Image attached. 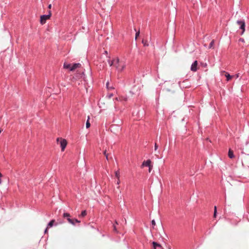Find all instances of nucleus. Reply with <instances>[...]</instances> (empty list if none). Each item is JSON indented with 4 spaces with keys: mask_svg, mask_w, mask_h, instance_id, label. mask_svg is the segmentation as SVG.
<instances>
[{
    "mask_svg": "<svg viewBox=\"0 0 249 249\" xmlns=\"http://www.w3.org/2000/svg\"><path fill=\"white\" fill-rule=\"evenodd\" d=\"M63 216L64 217L66 218L68 222L73 226H75L76 223H80L81 222L80 220L76 218H71L70 214L68 213H64Z\"/></svg>",
    "mask_w": 249,
    "mask_h": 249,
    "instance_id": "1",
    "label": "nucleus"
},
{
    "mask_svg": "<svg viewBox=\"0 0 249 249\" xmlns=\"http://www.w3.org/2000/svg\"><path fill=\"white\" fill-rule=\"evenodd\" d=\"M51 11L50 10L49 11L48 14L41 15L40 17V24L42 25L46 23V20L51 17Z\"/></svg>",
    "mask_w": 249,
    "mask_h": 249,
    "instance_id": "2",
    "label": "nucleus"
},
{
    "mask_svg": "<svg viewBox=\"0 0 249 249\" xmlns=\"http://www.w3.org/2000/svg\"><path fill=\"white\" fill-rule=\"evenodd\" d=\"M236 23L239 26V29L242 30L241 35H242L245 31V28H246L245 21L244 19L238 20L236 21Z\"/></svg>",
    "mask_w": 249,
    "mask_h": 249,
    "instance_id": "3",
    "label": "nucleus"
},
{
    "mask_svg": "<svg viewBox=\"0 0 249 249\" xmlns=\"http://www.w3.org/2000/svg\"><path fill=\"white\" fill-rule=\"evenodd\" d=\"M67 145V142L65 139H61V141L60 142V145L61 149L62 151H64Z\"/></svg>",
    "mask_w": 249,
    "mask_h": 249,
    "instance_id": "4",
    "label": "nucleus"
},
{
    "mask_svg": "<svg viewBox=\"0 0 249 249\" xmlns=\"http://www.w3.org/2000/svg\"><path fill=\"white\" fill-rule=\"evenodd\" d=\"M142 166L148 167L149 168H152L153 166L151 165V160L149 159L143 161Z\"/></svg>",
    "mask_w": 249,
    "mask_h": 249,
    "instance_id": "5",
    "label": "nucleus"
},
{
    "mask_svg": "<svg viewBox=\"0 0 249 249\" xmlns=\"http://www.w3.org/2000/svg\"><path fill=\"white\" fill-rule=\"evenodd\" d=\"M197 61H194L191 66V70L193 71H196L197 70Z\"/></svg>",
    "mask_w": 249,
    "mask_h": 249,
    "instance_id": "6",
    "label": "nucleus"
},
{
    "mask_svg": "<svg viewBox=\"0 0 249 249\" xmlns=\"http://www.w3.org/2000/svg\"><path fill=\"white\" fill-rule=\"evenodd\" d=\"M81 65L79 63H73L71 64V71H74L75 69L81 67Z\"/></svg>",
    "mask_w": 249,
    "mask_h": 249,
    "instance_id": "7",
    "label": "nucleus"
},
{
    "mask_svg": "<svg viewBox=\"0 0 249 249\" xmlns=\"http://www.w3.org/2000/svg\"><path fill=\"white\" fill-rule=\"evenodd\" d=\"M55 220L54 219L51 220L49 222V223H48V224L47 225V228H51L53 227L54 225L57 226V223L55 224Z\"/></svg>",
    "mask_w": 249,
    "mask_h": 249,
    "instance_id": "8",
    "label": "nucleus"
},
{
    "mask_svg": "<svg viewBox=\"0 0 249 249\" xmlns=\"http://www.w3.org/2000/svg\"><path fill=\"white\" fill-rule=\"evenodd\" d=\"M152 246H153V247L154 249H156L157 247L160 248L161 249H163L162 248V247L161 246V245L160 243H158V242H157L156 241H153L152 242Z\"/></svg>",
    "mask_w": 249,
    "mask_h": 249,
    "instance_id": "9",
    "label": "nucleus"
},
{
    "mask_svg": "<svg viewBox=\"0 0 249 249\" xmlns=\"http://www.w3.org/2000/svg\"><path fill=\"white\" fill-rule=\"evenodd\" d=\"M71 64L65 62L63 64V68L65 69H68L70 71H71Z\"/></svg>",
    "mask_w": 249,
    "mask_h": 249,
    "instance_id": "10",
    "label": "nucleus"
},
{
    "mask_svg": "<svg viewBox=\"0 0 249 249\" xmlns=\"http://www.w3.org/2000/svg\"><path fill=\"white\" fill-rule=\"evenodd\" d=\"M228 157L230 159H233L235 157L233 152L231 149H229Z\"/></svg>",
    "mask_w": 249,
    "mask_h": 249,
    "instance_id": "11",
    "label": "nucleus"
},
{
    "mask_svg": "<svg viewBox=\"0 0 249 249\" xmlns=\"http://www.w3.org/2000/svg\"><path fill=\"white\" fill-rule=\"evenodd\" d=\"M116 67L119 71L121 72L124 69L125 66L124 65L122 66L119 65L116 66Z\"/></svg>",
    "mask_w": 249,
    "mask_h": 249,
    "instance_id": "12",
    "label": "nucleus"
},
{
    "mask_svg": "<svg viewBox=\"0 0 249 249\" xmlns=\"http://www.w3.org/2000/svg\"><path fill=\"white\" fill-rule=\"evenodd\" d=\"M225 77H226L227 80L229 81L232 78V76L230 75V74L229 72H225Z\"/></svg>",
    "mask_w": 249,
    "mask_h": 249,
    "instance_id": "13",
    "label": "nucleus"
},
{
    "mask_svg": "<svg viewBox=\"0 0 249 249\" xmlns=\"http://www.w3.org/2000/svg\"><path fill=\"white\" fill-rule=\"evenodd\" d=\"M87 214V212L86 210H83L82 212H81V213H80V216L81 217H85Z\"/></svg>",
    "mask_w": 249,
    "mask_h": 249,
    "instance_id": "14",
    "label": "nucleus"
},
{
    "mask_svg": "<svg viewBox=\"0 0 249 249\" xmlns=\"http://www.w3.org/2000/svg\"><path fill=\"white\" fill-rule=\"evenodd\" d=\"M217 214V207L214 206V212H213V217L216 218Z\"/></svg>",
    "mask_w": 249,
    "mask_h": 249,
    "instance_id": "15",
    "label": "nucleus"
},
{
    "mask_svg": "<svg viewBox=\"0 0 249 249\" xmlns=\"http://www.w3.org/2000/svg\"><path fill=\"white\" fill-rule=\"evenodd\" d=\"M89 116H88V120H87V122L86 123V127L87 128H88L90 126V124L89 123Z\"/></svg>",
    "mask_w": 249,
    "mask_h": 249,
    "instance_id": "16",
    "label": "nucleus"
},
{
    "mask_svg": "<svg viewBox=\"0 0 249 249\" xmlns=\"http://www.w3.org/2000/svg\"><path fill=\"white\" fill-rule=\"evenodd\" d=\"M214 43V40L213 39L210 43L209 46H208V49H210L212 48L213 47Z\"/></svg>",
    "mask_w": 249,
    "mask_h": 249,
    "instance_id": "17",
    "label": "nucleus"
},
{
    "mask_svg": "<svg viewBox=\"0 0 249 249\" xmlns=\"http://www.w3.org/2000/svg\"><path fill=\"white\" fill-rule=\"evenodd\" d=\"M142 43L143 44V46L144 47H147V46H149V44L148 43L147 40H145L143 39L142 40Z\"/></svg>",
    "mask_w": 249,
    "mask_h": 249,
    "instance_id": "18",
    "label": "nucleus"
},
{
    "mask_svg": "<svg viewBox=\"0 0 249 249\" xmlns=\"http://www.w3.org/2000/svg\"><path fill=\"white\" fill-rule=\"evenodd\" d=\"M107 62H108V63L109 64V66L110 67H111L113 66V64H114V60H110V59H108L107 60Z\"/></svg>",
    "mask_w": 249,
    "mask_h": 249,
    "instance_id": "19",
    "label": "nucleus"
},
{
    "mask_svg": "<svg viewBox=\"0 0 249 249\" xmlns=\"http://www.w3.org/2000/svg\"><path fill=\"white\" fill-rule=\"evenodd\" d=\"M135 31H136V34H135V39H137V38L140 36V31H136V29H135Z\"/></svg>",
    "mask_w": 249,
    "mask_h": 249,
    "instance_id": "20",
    "label": "nucleus"
},
{
    "mask_svg": "<svg viewBox=\"0 0 249 249\" xmlns=\"http://www.w3.org/2000/svg\"><path fill=\"white\" fill-rule=\"evenodd\" d=\"M115 177L118 178H119V177H120V172L119 170H117L116 171H115Z\"/></svg>",
    "mask_w": 249,
    "mask_h": 249,
    "instance_id": "21",
    "label": "nucleus"
},
{
    "mask_svg": "<svg viewBox=\"0 0 249 249\" xmlns=\"http://www.w3.org/2000/svg\"><path fill=\"white\" fill-rule=\"evenodd\" d=\"M109 82L107 81L106 83V88L107 89H113L112 87H109Z\"/></svg>",
    "mask_w": 249,
    "mask_h": 249,
    "instance_id": "22",
    "label": "nucleus"
},
{
    "mask_svg": "<svg viewBox=\"0 0 249 249\" xmlns=\"http://www.w3.org/2000/svg\"><path fill=\"white\" fill-rule=\"evenodd\" d=\"M103 153H104V155L106 156V159H107V160H108V154H107V150H105V151H104Z\"/></svg>",
    "mask_w": 249,
    "mask_h": 249,
    "instance_id": "23",
    "label": "nucleus"
},
{
    "mask_svg": "<svg viewBox=\"0 0 249 249\" xmlns=\"http://www.w3.org/2000/svg\"><path fill=\"white\" fill-rule=\"evenodd\" d=\"M151 225H152L153 227L154 228V227L156 225V221L154 219H153L151 221Z\"/></svg>",
    "mask_w": 249,
    "mask_h": 249,
    "instance_id": "24",
    "label": "nucleus"
},
{
    "mask_svg": "<svg viewBox=\"0 0 249 249\" xmlns=\"http://www.w3.org/2000/svg\"><path fill=\"white\" fill-rule=\"evenodd\" d=\"M158 148V145L157 144V143L156 142L155 143V145H154V150L155 151H156Z\"/></svg>",
    "mask_w": 249,
    "mask_h": 249,
    "instance_id": "25",
    "label": "nucleus"
},
{
    "mask_svg": "<svg viewBox=\"0 0 249 249\" xmlns=\"http://www.w3.org/2000/svg\"><path fill=\"white\" fill-rule=\"evenodd\" d=\"M239 42H245V40L243 38H240L239 39Z\"/></svg>",
    "mask_w": 249,
    "mask_h": 249,
    "instance_id": "26",
    "label": "nucleus"
},
{
    "mask_svg": "<svg viewBox=\"0 0 249 249\" xmlns=\"http://www.w3.org/2000/svg\"><path fill=\"white\" fill-rule=\"evenodd\" d=\"M113 230L115 232H117V228L115 225H113Z\"/></svg>",
    "mask_w": 249,
    "mask_h": 249,
    "instance_id": "27",
    "label": "nucleus"
},
{
    "mask_svg": "<svg viewBox=\"0 0 249 249\" xmlns=\"http://www.w3.org/2000/svg\"><path fill=\"white\" fill-rule=\"evenodd\" d=\"M104 53H105V54H106V55H107V57H108L109 58H110V56L107 55V54H108V53H107V51H104Z\"/></svg>",
    "mask_w": 249,
    "mask_h": 249,
    "instance_id": "28",
    "label": "nucleus"
},
{
    "mask_svg": "<svg viewBox=\"0 0 249 249\" xmlns=\"http://www.w3.org/2000/svg\"><path fill=\"white\" fill-rule=\"evenodd\" d=\"M116 64H117V66L120 65V64H119V58H117V59H116Z\"/></svg>",
    "mask_w": 249,
    "mask_h": 249,
    "instance_id": "29",
    "label": "nucleus"
},
{
    "mask_svg": "<svg viewBox=\"0 0 249 249\" xmlns=\"http://www.w3.org/2000/svg\"><path fill=\"white\" fill-rule=\"evenodd\" d=\"M181 121L182 122H187V120L186 117H184Z\"/></svg>",
    "mask_w": 249,
    "mask_h": 249,
    "instance_id": "30",
    "label": "nucleus"
},
{
    "mask_svg": "<svg viewBox=\"0 0 249 249\" xmlns=\"http://www.w3.org/2000/svg\"><path fill=\"white\" fill-rule=\"evenodd\" d=\"M48 229L49 228H47V227L46 228V229H45L44 231V234H46V233H47L48 232Z\"/></svg>",
    "mask_w": 249,
    "mask_h": 249,
    "instance_id": "31",
    "label": "nucleus"
},
{
    "mask_svg": "<svg viewBox=\"0 0 249 249\" xmlns=\"http://www.w3.org/2000/svg\"><path fill=\"white\" fill-rule=\"evenodd\" d=\"M1 177H2V174L0 172V184L1 183Z\"/></svg>",
    "mask_w": 249,
    "mask_h": 249,
    "instance_id": "32",
    "label": "nucleus"
},
{
    "mask_svg": "<svg viewBox=\"0 0 249 249\" xmlns=\"http://www.w3.org/2000/svg\"><path fill=\"white\" fill-rule=\"evenodd\" d=\"M113 96V94L112 93H110L108 95V98H110L112 97Z\"/></svg>",
    "mask_w": 249,
    "mask_h": 249,
    "instance_id": "33",
    "label": "nucleus"
},
{
    "mask_svg": "<svg viewBox=\"0 0 249 249\" xmlns=\"http://www.w3.org/2000/svg\"><path fill=\"white\" fill-rule=\"evenodd\" d=\"M166 90L167 91H168V92H170V91H171V90L170 89H168V88L166 89Z\"/></svg>",
    "mask_w": 249,
    "mask_h": 249,
    "instance_id": "34",
    "label": "nucleus"
},
{
    "mask_svg": "<svg viewBox=\"0 0 249 249\" xmlns=\"http://www.w3.org/2000/svg\"><path fill=\"white\" fill-rule=\"evenodd\" d=\"M51 7H52V4H49V5H48V8L49 9H50V8H51Z\"/></svg>",
    "mask_w": 249,
    "mask_h": 249,
    "instance_id": "35",
    "label": "nucleus"
},
{
    "mask_svg": "<svg viewBox=\"0 0 249 249\" xmlns=\"http://www.w3.org/2000/svg\"><path fill=\"white\" fill-rule=\"evenodd\" d=\"M236 77L238 78L239 76V73H237L235 74Z\"/></svg>",
    "mask_w": 249,
    "mask_h": 249,
    "instance_id": "36",
    "label": "nucleus"
},
{
    "mask_svg": "<svg viewBox=\"0 0 249 249\" xmlns=\"http://www.w3.org/2000/svg\"><path fill=\"white\" fill-rule=\"evenodd\" d=\"M119 183H120V180H119V179L118 178V181H117V183L118 184H119Z\"/></svg>",
    "mask_w": 249,
    "mask_h": 249,
    "instance_id": "37",
    "label": "nucleus"
},
{
    "mask_svg": "<svg viewBox=\"0 0 249 249\" xmlns=\"http://www.w3.org/2000/svg\"><path fill=\"white\" fill-rule=\"evenodd\" d=\"M152 168H149V172H150L151 171V170Z\"/></svg>",
    "mask_w": 249,
    "mask_h": 249,
    "instance_id": "38",
    "label": "nucleus"
},
{
    "mask_svg": "<svg viewBox=\"0 0 249 249\" xmlns=\"http://www.w3.org/2000/svg\"><path fill=\"white\" fill-rule=\"evenodd\" d=\"M160 238H161V240L163 241V238L162 236H160Z\"/></svg>",
    "mask_w": 249,
    "mask_h": 249,
    "instance_id": "39",
    "label": "nucleus"
},
{
    "mask_svg": "<svg viewBox=\"0 0 249 249\" xmlns=\"http://www.w3.org/2000/svg\"><path fill=\"white\" fill-rule=\"evenodd\" d=\"M178 84L180 86V82H178Z\"/></svg>",
    "mask_w": 249,
    "mask_h": 249,
    "instance_id": "40",
    "label": "nucleus"
},
{
    "mask_svg": "<svg viewBox=\"0 0 249 249\" xmlns=\"http://www.w3.org/2000/svg\"><path fill=\"white\" fill-rule=\"evenodd\" d=\"M58 140H59V138H57V141H58Z\"/></svg>",
    "mask_w": 249,
    "mask_h": 249,
    "instance_id": "41",
    "label": "nucleus"
},
{
    "mask_svg": "<svg viewBox=\"0 0 249 249\" xmlns=\"http://www.w3.org/2000/svg\"><path fill=\"white\" fill-rule=\"evenodd\" d=\"M207 64H204V66H206Z\"/></svg>",
    "mask_w": 249,
    "mask_h": 249,
    "instance_id": "42",
    "label": "nucleus"
},
{
    "mask_svg": "<svg viewBox=\"0 0 249 249\" xmlns=\"http://www.w3.org/2000/svg\"><path fill=\"white\" fill-rule=\"evenodd\" d=\"M207 64H204V66H206Z\"/></svg>",
    "mask_w": 249,
    "mask_h": 249,
    "instance_id": "43",
    "label": "nucleus"
},
{
    "mask_svg": "<svg viewBox=\"0 0 249 249\" xmlns=\"http://www.w3.org/2000/svg\"><path fill=\"white\" fill-rule=\"evenodd\" d=\"M172 93H174V92H175V91H172Z\"/></svg>",
    "mask_w": 249,
    "mask_h": 249,
    "instance_id": "44",
    "label": "nucleus"
},
{
    "mask_svg": "<svg viewBox=\"0 0 249 249\" xmlns=\"http://www.w3.org/2000/svg\"><path fill=\"white\" fill-rule=\"evenodd\" d=\"M1 133V130H0V133Z\"/></svg>",
    "mask_w": 249,
    "mask_h": 249,
    "instance_id": "45",
    "label": "nucleus"
},
{
    "mask_svg": "<svg viewBox=\"0 0 249 249\" xmlns=\"http://www.w3.org/2000/svg\"><path fill=\"white\" fill-rule=\"evenodd\" d=\"M169 249H171V248H169Z\"/></svg>",
    "mask_w": 249,
    "mask_h": 249,
    "instance_id": "46",
    "label": "nucleus"
},
{
    "mask_svg": "<svg viewBox=\"0 0 249 249\" xmlns=\"http://www.w3.org/2000/svg\"><path fill=\"white\" fill-rule=\"evenodd\" d=\"M169 249H171V248H169Z\"/></svg>",
    "mask_w": 249,
    "mask_h": 249,
    "instance_id": "47",
    "label": "nucleus"
}]
</instances>
